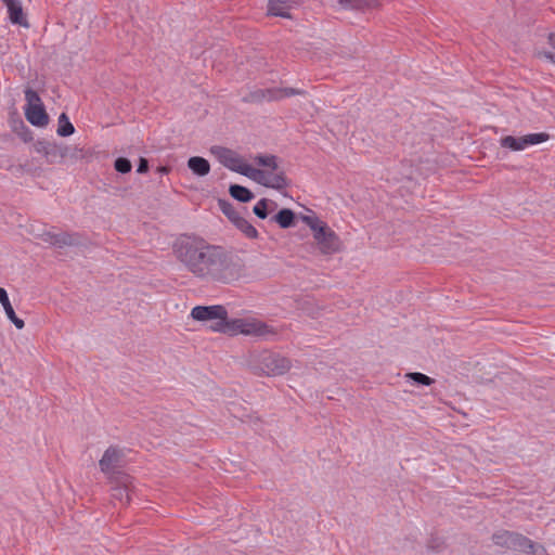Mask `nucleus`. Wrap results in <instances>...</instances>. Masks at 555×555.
<instances>
[{
    "instance_id": "1",
    "label": "nucleus",
    "mask_w": 555,
    "mask_h": 555,
    "mask_svg": "<svg viewBox=\"0 0 555 555\" xmlns=\"http://www.w3.org/2000/svg\"><path fill=\"white\" fill-rule=\"evenodd\" d=\"M172 253L188 272L203 281L230 284L245 270V262L236 253L195 234L180 235Z\"/></svg>"
},
{
    "instance_id": "2",
    "label": "nucleus",
    "mask_w": 555,
    "mask_h": 555,
    "mask_svg": "<svg viewBox=\"0 0 555 555\" xmlns=\"http://www.w3.org/2000/svg\"><path fill=\"white\" fill-rule=\"evenodd\" d=\"M249 365L254 374L266 376H279L289 371L291 360L280 353L262 350L251 354Z\"/></svg>"
},
{
    "instance_id": "3",
    "label": "nucleus",
    "mask_w": 555,
    "mask_h": 555,
    "mask_svg": "<svg viewBox=\"0 0 555 555\" xmlns=\"http://www.w3.org/2000/svg\"><path fill=\"white\" fill-rule=\"evenodd\" d=\"M491 539L496 546L514 552L526 554H538L539 551L542 553L546 552L544 546L515 531L499 530L492 534Z\"/></svg>"
},
{
    "instance_id": "4",
    "label": "nucleus",
    "mask_w": 555,
    "mask_h": 555,
    "mask_svg": "<svg viewBox=\"0 0 555 555\" xmlns=\"http://www.w3.org/2000/svg\"><path fill=\"white\" fill-rule=\"evenodd\" d=\"M313 238L320 253L325 256L340 253L344 248L340 237L327 225V223L318 228V231L313 233Z\"/></svg>"
},
{
    "instance_id": "5",
    "label": "nucleus",
    "mask_w": 555,
    "mask_h": 555,
    "mask_svg": "<svg viewBox=\"0 0 555 555\" xmlns=\"http://www.w3.org/2000/svg\"><path fill=\"white\" fill-rule=\"evenodd\" d=\"M211 154H214L218 160L228 169L237 172V173H247L248 171L253 172L251 166L244 164L241 157L232 150L214 145L210 149Z\"/></svg>"
},
{
    "instance_id": "6",
    "label": "nucleus",
    "mask_w": 555,
    "mask_h": 555,
    "mask_svg": "<svg viewBox=\"0 0 555 555\" xmlns=\"http://www.w3.org/2000/svg\"><path fill=\"white\" fill-rule=\"evenodd\" d=\"M550 139V134L546 132L529 133L522 137L506 135L501 138L500 144L502 147L509 149L512 151H521L529 145H535L543 143Z\"/></svg>"
},
{
    "instance_id": "7",
    "label": "nucleus",
    "mask_w": 555,
    "mask_h": 555,
    "mask_svg": "<svg viewBox=\"0 0 555 555\" xmlns=\"http://www.w3.org/2000/svg\"><path fill=\"white\" fill-rule=\"evenodd\" d=\"M41 240L57 248L66 246H82L85 245V237L76 232H52L46 231L41 234Z\"/></svg>"
},
{
    "instance_id": "8",
    "label": "nucleus",
    "mask_w": 555,
    "mask_h": 555,
    "mask_svg": "<svg viewBox=\"0 0 555 555\" xmlns=\"http://www.w3.org/2000/svg\"><path fill=\"white\" fill-rule=\"evenodd\" d=\"M124 452L116 446L108 447L102 459L99 461V466L102 473L108 476V479L113 478L115 474L121 473L117 468L122 466Z\"/></svg>"
},
{
    "instance_id": "9",
    "label": "nucleus",
    "mask_w": 555,
    "mask_h": 555,
    "mask_svg": "<svg viewBox=\"0 0 555 555\" xmlns=\"http://www.w3.org/2000/svg\"><path fill=\"white\" fill-rule=\"evenodd\" d=\"M114 486L112 487V498L124 504L131 501L132 477L126 473H118L109 479Z\"/></svg>"
},
{
    "instance_id": "10",
    "label": "nucleus",
    "mask_w": 555,
    "mask_h": 555,
    "mask_svg": "<svg viewBox=\"0 0 555 555\" xmlns=\"http://www.w3.org/2000/svg\"><path fill=\"white\" fill-rule=\"evenodd\" d=\"M191 317L196 321H224L228 311L222 305L196 306L191 311Z\"/></svg>"
},
{
    "instance_id": "11",
    "label": "nucleus",
    "mask_w": 555,
    "mask_h": 555,
    "mask_svg": "<svg viewBox=\"0 0 555 555\" xmlns=\"http://www.w3.org/2000/svg\"><path fill=\"white\" fill-rule=\"evenodd\" d=\"M276 334L278 332L272 326L262 321L245 319L243 335L268 338L270 336H275Z\"/></svg>"
},
{
    "instance_id": "12",
    "label": "nucleus",
    "mask_w": 555,
    "mask_h": 555,
    "mask_svg": "<svg viewBox=\"0 0 555 555\" xmlns=\"http://www.w3.org/2000/svg\"><path fill=\"white\" fill-rule=\"evenodd\" d=\"M34 149L46 158L48 164L60 163L61 144L42 139L35 142Z\"/></svg>"
},
{
    "instance_id": "13",
    "label": "nucleus",
    "mask_w": 555,
    "mask_h": 555,
    "mask_svg": "<svg viewBox=\"0 0 555 555\" xmlns=\"http://www.w3.org/2000/svg\"><path fill=\"white\" fill-rule=\"evenodd\" d=\"M245 319H231L225 317L224 321H216L209 327L214 332L224 333L229 335H236L244 333Z\"/></svg>"
},
{
    "instance_id": "14",
    "label": "nucleus",
    "mask_w": 555,
    "mask_h": 555,
    "mask_svg": "<svg viewBox=\"0 0 555 555\" xmlns=\"http://www.w3.org/2000/svg\"><path fill=\"white\" fill-rule=\"evenodd\" d=\"M26 119L36 127H44L49 124V115L43 105L25 107Z\"/></svg>"
},
{
    "instance_id": "15",
    "label": "nucleus",
    "mask_w": 555,
    "mask_h": 555,
    "mask_svg": "<svg viewBox=\"0 0 555 555\" xmlns=\"http://www.w3.org/2000/svg\"><path fill=\"white\" fill-rule=\"evenodd\" d=\"M5 7L8 9L9 20L12 24L20 25V26H23L26 28L29 27V23L27 21V17L24 13V10H23V7H22V3L20 0H12Z\"/></svg>"
},
{
    "instance_id": "16",
    "label": "nucleus",
    "mask_w": 555,
    "mask_h": 555,
    "mask_svg": "<svg viewBox=\"0 0 555 555\" xmlns=\"http://www.w3.org/2000/svg\"><path fill=\"white\" fill-rule=\"evenodd\" d=\"M299 0H269L268 12L274 16L291 17L288 11L297 5Z\"/></svg>"
},
{
    "instance_id": "17",
    "label": "nucleus",
    "mask_w": 555,
    "mask_h": 555,
    "mask_svg": "<svg viewBox=\"0 0 555 555\" xmlns=\"http://www.w3.org/2000/svg\"><path fill=\"white\" fill-rule=\"evenodd\" d=\"M0 302L3 306L8 319L16 326V328L22 330L25 326V322L16 315L10 302L9 295L2 287H0Z\"/></svg>"
},
{
    "instance_id": "18",
    "label": "nucleus",
    "mask_w": 555,
    "mask_h": 555,
    "mask_svg": "<svg viewBox=\"0 0 555 555\" xmlns=\"http://www.w3.org/2000/svg\"><path fill=\"white\" fill-rule=\"evenodd\" d=\"M337 3L344 10L364 12L378 5L377 0H337Z\"/></svg>"
},
{
    "instance_id": "19",
    "label": "nucleus",
    "mask_w": 555,
    "mask_h": 555,
    "mask_svg": "<svg viewBox=\"0 0 555 555\" xmlns=\"http://www.w3.org/2000/svg\"><path fill=\"white\" fill-rule=\"evenodd\" d=\"M271 222H275L282 229H288L295 225L296 215L289 208H282L271 218Z\"/></svg>"
},
{
    "instance_id": "20",
    "label": "nucleus",
    "mask_w": 555,
    "mask_h": 555,
    "mask_svg": "<svg viewBox=\"0 0 555 555\" xmlns=\"http://www.w3.org/2000/svg\"><path fill=\"white\" fill-rule=\"evenodd\" d=\"M189 169L198 177H205L210 171L209 162L201 156H192L188 160Z\"/></svg>"
},
{
    "instance_id": "21",
    "label": "nucleus",
    "mask_w": 555,
    "mask_h": 555,
    "mask_svg": "<svg viewBox=\"0 0 555 555\" xmlns=\"http://www.w3.org/2000/svg\"><path fill=\"white\" fill-rule=\"evenodd\" d=\"M229 194L240 203H248L255 197L248 188L235 183L230 184Z\"/></svg>"
},
{
    "instance_id": "22",
    "label": "nucleus",
    "mask_w": 555,
    "mask_h": 555,
    "mask_svg": "<svg viewBox=\"0 0 555 555\" xmlns=\"http://www.w3.org/2000/svg\"><path fill=\"white\" fill-rule=\"evenodd\" d=\"M278 207V204L269 198H261L254 206L253 211L259 219H266L271 211Z\"/></svg>"
},
{
    "instance_id": "23",
    "label": "nucleus",
    "mask_w": 555,
    "mask_h": 555,
    "mask_svg": "<svg viewBox=\"0 0 555 555\" xmlns=\"http://www.w3.org/2000/svg\"><path fill=\"white\" fill-rule=\"evenodd\" d=\"M235 228L238 229L247 238L256 240L259 236L257 229L244 217L236 218Z\"/></svg>"
},
{
    "instance_id": "24",
    "label": "nucleus",
    "mask_w": 555,
    "mask_h": 555,
    "mask_svg": "<svg viewBox=\"0 0 555 555\" xmlns=\"http://www.w3.org/2000/svg\"><path fill=\"white\" fill-rule=\"evenodd\" d=\"M263 186L275 190H283L288 186V180L283 171L278 173H270L268 183H263Z\"/></svg>"
},
{
    "instance_id": "25",
    "label": "nucleus",
    "mask_w": 555,
    "mask_h": 555,
    "mask_svg": "<svg viewBox=\"0 0 555 555\" xmlns=\"http://www.w3.org/2000/svg\"><path fill=\"white\" fill-rule=\"evenodd\" d=\"M57 121H59V125H57L56 133L60 137H69V135H72L75 132V127L70 122V120H69L68 116L66 115V113H62L59 116V120Z\"/></svg>"
},
{
    "instance_id": "26",
    "label": "nucleus",
    "mask_w": 555,
    "mask_h": 555,
    "mask_svg": "<svg viewBox=\"0 0 555 555\" xmlns=\"http://www.w3.org/2000/svg\"><path fill=\"white\" fill-rule=\"evenodd\" d=\"M85 155H83V151L82 149L78 147V146H69V145H63L61 144V155H60V163H62L63 160L69 158V159H80L82 158Z\"/></svg>"
},
{
    "instance_id": "27",
    "label": "nucleus",
    "mask_w": 555,
    "mask_h": 555,
    "mask_svg": "<svg viewBox=\"0 0 555 555\" xmlns=\"http://www.w3.org/2000/svg\"><path fill=\"white\" fill-rule=\"evenodd\" d=\"M219 209L222 214L234 224L236 218H241L242 216L235 209V207L227 199L220 198L218 201Z\"/></svg>"
},
{
    "instance_id": "28",
    "label": "nucleus",
    "mask_w": 555,
    "mask_h": 555,
    "mask_svg": "<svg viewBox=\"0 0 555 555\" xmlns=\"http://www.w3.org/2000/svg\"><path fill=\"white\" fill-rule=\"evenodd\" d=\"M274 88L269 89H258L256 91L250 92L249 100L251 102H262L263 100L275 101V93L273 92Z\"/></svg>"
},
{
    "instance_id": "29",
    "label": "nucleus",
    "mask_w": 555,
    "mask_h": 555,
    "mask_svg": "<svg viewBox=\"0 0 555 555\" xmlns=\"http://www.w3.org/2000/svg\"><path fill=\"white\" fill-rule=\"evenodd\" d=\"M275 101L294 95H304L306 91L296 88H274Z\"/></svg>"
},
{
    "instance_id": "30",
    "label": "nucleus",
    "mask_w": 555,
    "mask_h": 555,
    "mask_svg": "<svg viewBox=\"0 0 555 555\" xmlns=\"http://www.w3.org/2000/svg\"><path fill=\"white\" fill-rule=\"evenodd\" d=\"M253 172L248 171L247 173H243V176H246L259 184L263 185V183H268L270 172H266L261 169H256L251 167Z\"/></svg>"
},
{
    "instance_id": "31",
    "label": "nucleus",
    "mask_w": 555,
    "mask_h": 555,
    "mask_svg": "<svg viewBox=\"0 0 555 555\" xmlns=\"http://www.w3.org/2000/svg\"><path fill=\"white\" fill-rule=\"evenodd\" d=\"M405 377L415 382L416 384L424 385V386H430L435 383L434 378L427 376L426 374L420 373V372L408 373L405 375Z\"/></svg>"
},
{
    "instance_id": "32",
    "label": "nucleus",
    "mask_w": 555,
    "mask_h": 555,
    "mask_svg": "<svg viewBox=\"0 0 555 555\" xmlns=\"http://www.w3.org/2000/svg\"><path fill=\"white\" fill-rule=\"evenodd\" d=\"M255 160L260 166L271 168L272 170L278 169V157L274 155H259Z\"/></svg>"
},
{
    "instance_id": "33",
    "label": "nucleus",
    "mask_w": 555,
    "mask_h": 555,
    "mask_svg": "<svg viewBox=\"0 0 555 555\" xmlns=\"http://www.w3.org/2000/svg\"><path fill=\"white\" fill-rule=\"evenodd\" d=\"M114 168L119 173H129L132 169L131 162L126 157H117L114 162Z\"/></svg>"
},
{
    "instance_id": "34",
    "label": "nucleus",
    "mask_w": 555,
    "mask_h": 555,
    "mask_svg": "<svg viewBox=\"0 0 555 555\" xmlns=\"http://www.w3.org/2000/svg\"><path fill=\"white\" fill-rule=\"evenodd\" d=\"M24 93L25 100L27 102L25 107H30L33 105H43L37 91L27 88Z\"/></svg>"
},
{
    "instance_id": "35",
    "label": "nucleus",
    "mask_w": 555,
    "mask_h": 555,
    "mask_svg": "<svg viewBox=\"0 0 555 555\" xmlns=\"http://www.w3.org/2000/svg\"><path fill=\"white\" fill-rule=\"evenodd\" d=\"M427 547L431 551L441 552L446 547L444 540L431 534L427 541Z\"/></svg>"
},
{
    "instance_id": "36",
    "label": "nucleus",
    "mask_w": 555,
    "mask_h": 555,
    "mask_svg": "<svg viewBox=\"0 0 555 555\" xmlns=\"http://www.w3.org/2000/svg\"><path fill=\"white\" fill-rule=\"evenodd\" d=\"M302 221L311 229L313 233L318 231L319 227H323V224L326 223L315 216H304Z\"/></svg>"
},
{
    "instance_id": "37",
    "label": "nucleus",
    "mask_w": 555,
    "mask_h": 555,
    "mask_svg": "<svg viewBox=\"0 0 555 555\" xmlns=\"http://www.w3.org/2000/svg\"><path fill=\"white\" fill-rule=\"evenodd\" d=\"M16 132L24 142H30L34 139L33 131L24 124V121L20 122V128H16Z\"/></svg>"
},
{
    "instance_id": "38",
    "label": "nucleus",
    "mask_w": 555,
    "mask_h": 555,
    "mask_svg": "<svg viewBox=\"0 0 555 555\" xmlns=\"http://www.w3.org/2000/svg\"><path fill=\"white\" fill-rule=\"evenodd\" d=\"M149 160L145 157H140L137 171L139 173H146L149 171Z\"/></svg>"
},
{
    "instance_id": "39",
    "label": "nucleus",
    "mask_w": 555,
    "mask_h": 555,
    "mask_svg": "<svg viewBox=\"0 0 555 555\" xmlns=\"http://www.w3.org/2000/svg\"><path fill=\"white\" fill-rule=\"evenodd\" d=\"M171 168L169 166H159L157 167L156 171L162 175H168L170 172Z\"/></svg>"
},
{
    "instance_id": "40",
    "label": "nucleus",
    "mask_w": 555,
    "mask_h": 555,
    "mask_svg": "<svg viewBox=\"0 0 555 555\" xmlns=\"http://www.w3.org/2000/svg\"><path fill=\"white\" fill-rule=\"evenodd\" d=\"M548 44L552 46L553 49H555V33H550L547 36Z\"/></svg>"
},
{
    "instance_id": "41",
    "label": "nucleus",
    "mask_w": 555,
    "mask_h": 555,
    "mask_svg": "<svg viewBox=\"0 0 555 555\" xmlns=\"http://www.w3.org/2000/svg\"><path fill=\"white\" fill-rule=\"evenodd\" d=\"M544 56L555 64V53L553 52H544Z\"/></svg>"
},
{
    "instance_id": "42",
    "label": "nucleus",
    "mask_w": 555,
    "mask_h": 555,
    "mask_svg": "<svg viewBox=\"0 0 555 555\" xmlns=\"http://www.w3.org/2000/svg\"><path fill=\"white\" fill-rule=\"evenodd\" d=\"M5 5L10 3L12 0H1Z\"/></svg>"
}]
</instances>
